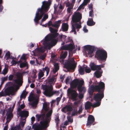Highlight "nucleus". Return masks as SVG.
Returning <instances> with one entry per match:
<instances>
[{
    "label": "nucleus",
    "instance_id": "nucleus-62",
    "mask_svg": "<svg viewBox=\"0 0 130 130\" xmlns=\"http://www.w3.org/2000/svg\"><path fill=\"white\" fill-rule=\"evenodd\" d=\"M86 5H85V4L83 2V3L81 4L80 5V6H79L78 9H81L84 6Z\"/></svg>",
    "mask_w": 130,
    "mask_h": 130
},
{
    "label": "nucleus",
    "instance_id": "nucleus-45",
    "mask_svg": "<svg viewBox=\"0 0 130 130\" xmlns=\"http://www.w3.org/2000/svg\"><path fill=\"white\" fill-rule=\"evenodd\" d=\"M67 53L68 52L67 51H65L64 52V53L61 56V58L63 59L65 58L67 56Z\"/></svg>",
    "mask_w": 130,
    "mask_h": 130
},
{
    "label": "nucleus",
    "instance_id": "nucleus-37",
    "mask_svg": "<svg viewBox=\"0 0 130 130\" xmlns=\"http://www.w3.org/2000/svg\"><path fill=\"white\" fill-rule=\"evenodd\" d=\"M27 93V92H26L25 89L24 90L21 95V98H25Z\"/></svg>",
    "mask_w": 130,
    "mask_h": 130
},
{
    "label": "nucleus",
    "instance_id": "nucleus-17",
    "mask_svg": "<svg viewBox=\"0 0 130 130\" xmlns=\"http://www.w3.org/2000/svg\"><path fill=\"white\" fill-rule=\"evenodd\" d=\"M14 88L13 86H10L7 88L5 91L7 95L12 94L14 93Z\"/></svg>",
    "mask_w": 130,
    "mask_h": 130
},
{
    "label": "nucleus",
    "instance_id": "nucleus-32",
    "mask_svg": "<svg viewBox=\"0 0 130 130\" xmlns=\"http://www.w3.org/2000/svg\"><path fill=\"white\" fill-rule=\"evenodd\" d=\"M43 108L44 110L46 111H47L49 109V107H48L47 104L46 103H44L43 104Z\"/></svg>",
    "mask_w": 130,
    "mask_h": 130
},
{
    "label": "nucleus",
    "instance_id": "nucleus-26",
    "mask_svg": "<svg viewBox=\"0 0 130 130\" xmlns=\"http://www.w3.org/2000/svg\"><path fill=\"white\" fill-rule=\"evenodd\" d=\"M87 24L88 25L91 26L94 25L95 24V22L93 21L92 18H90L88 19Z\"/></svg>",
    "mask_w": 130,
    "mask_h": 130
},
{
    "label": "nucleus",
    "instance_id": "nucleus-4",
    "mask_svg": "<svg viewBox=\"0 0 130 130\" xmlns=\"http://www.w3.org/2000/svg\"><path fill=\"white\" fill-rule=\"evenodd\" d=\"M43 89L45 90L43 92V94L46 96H51L54 94H56L58 95L59 94V91H53V87L51 85L50 86L46 85H42Z\"/></svg>",
    "mask_w": 130,
    "mask_h": 130
},
{
    "label": "nucleus",
    "instance_id": "nucleus-63",
    "mask_svg": "<svg viewBox=\"0 0 130 130\" xmlns=\"http://www.w3.org/2000/svg\"><path fill=\"white\" fill-rule=\"evenodd\" d=\"M80 102V101H75L74 102L73 104L75 106H78V105L79 103Z\"/></svg>",
    "mask_w": 130,
    "mask_h": 130
},
{
    "label": "nucleus",
    "instance_id": "nucleus-1",
    "mask_svg": "<svg viewBox=\"0 0 130 130\" xmlns=\"http://www.w3.org/2000/svg\"><path fill=\"white\" fill-rule=\"evenodd\" d=\"M105 88V84L103 82H100L98 85L95 86L93 85H91L88 90V93L92 95L94 92H98V93L94 95L93 98L95 101H101L104 96Z\"/></svg>",
    "mask_w": 130,
    "mask_h": 130
},
{
    "label": "nucleus",
    "instance_id": "nucleus-20",
    "mask_svg": "<svg viewBox=\"0 0 130 130\" xmlns=\"http://www.w3.org/2000/svg\"><path fill=\"white\" fill-rule=\"evenodd\" d=\"M90 67L92 71L97 70H98L101 69L100 66L98 65H96L94 63H91L90 65Z\"/></svg>",
    "mask_w": 130,
    "mask_h": 130
},
{
    "label": "nucleus",
    "instance_id": "nucleus-30",
    "mask_svg": "<svg viewBox=\"0 0 130 130\" xmlns=\"http://www.w3.org/2000/svg\"><path fill=\"white\" fill-rule=\"evenodd\" d=\"M42 71L43 72H44L45 71H46V75H47L50 72V68L48 67V66H46L44 68H42Z\"/></svg>",
    "mask_w": 130,
    "mask_h": 130
},
{
    "label": "nucleus",
    "instance_id": "nucleus-52",
    "mask_svg": "<svg viewBox=\"0 0 130 130\" xmlns=\"http://www.w3.org/2000/svg\"><path fill=\"white\" fill-rule=\"evenodd\" d=\"M5 55L6 56V60H8L9 58H10V54L9 52H7L6 53Z\"/></svg>",
    "mask_w": 130,
    "mask_h": 130
},
{
    "label": "nucleus",
    "instance_id": "nucleus-36",
    "mask_svg": "<svg viewBox=\"0 0 130 130\" xmlns=\"http://www.w3.org/2000/svg\"><path fill=\"white\" fill-rule=\"evenodd\" d=\"M97 102L94 104L92 106L93 107H97L99 106L101 104V101H96Z\"/></svg>",
    "mask_w": 130,
    "mask_h": 130
},
{
    "label": "nucleus",
    "instance_id": "nucleus-5",
    "mask_svg": "<svg viewBox=\"0 0 130 130\" xmlns=\"http://www.w3.org/2000/svg\"><path fill=\"white\" fill-rule=\"evenodd\" d=\"M95 57L99 60L105 61L107 57V53L104 50H98L96 52Z\"/></svg>",
    "mask_w": 130,
    "mask_h": 130
},
{
    "label": "nucleus",
    "instance_id": "nucleus-6",
    "mask_svg": "<svg viewBox=\"0 0 130 130\" xmlns=\"http://www.w3.org/2000/svg\"><path fill=\"white\" fill-rule=\"evenodd\" d=\"M82 18V14L79 12H75L72 18L71 23L79 22L81 24V20Z\"/></svg>",
    "mask_w": 130,
    "mask_h": 130
},
{
    "label": "nucleus",
    "instance_id": "nucleus-44",
    "mask_svg": "<svg viewBox=\"0 0 130 130\" xmlns=\"http://www.w3.org/2000/svg\"><path fill=\"white\" fill-rule=\"evenodd\" d=\"M46 55L45 54H44L43 55L41 56L40 57L38 58V59H41L44 60L45 58L46 57Z\"/></svg>",
    "mask_w": 130,
    "mask_h": 130
},
{
    "label": "nucleus",
    "instance_id": "nucleus-46",
    "mask_svg": "<svg viewBox=\"0 0 130 130\" xmlns=\"http://www.w3.org/2000/svg\"><path fill=\"white\" fill-rule=\"evenodd\" d=\"M25 121H26V120H24L23 121L21 120V122H20V123L19 124H20V127L21 126L23 128L24 125L25 124Z\"/></svg>",
    "mask_w": 130,
    "mask_h": 130
},
{
    "label": "nucleus",
    "instance_id": "nucleus-13",
    "mask_svg": "<svg viewBox=\"0 0 130 130\" xmlns=\"http://www.w3.org/2000/svg\"><path fill=\"white\" fill-rule=\"evenodd\" d=\"M84 48L86 50L88 54H89L93 53L94 49V46L89 45L85 46H84Z\"/></svg>",
    "mask_w": 130,
    "mask_h": 130
},
{
    "label": "nucleus",
    "instance_id": "nucleus-3",
    "mask_svg": "<svg viewBox=\"0 0 130 130\" xmlns=\"http://www.w3.org/2000/svg\"><path fill=\"white\" fill-rule=\"evenodd\" d=\"M67 93L70 96V98L73 101H77L79 98L82 99L84 97L83 94H80L78 95L76 90L70 88L68 89Z\"/></svg>",
    "mask_w": 130,
    "mask_h": 130
},
{
    "label": "nucleus",
    "instance_id": "nucleus-19",
    "mask_svg": "<svg viewBox=\"0 0 130 130\" xmlns=\"http://www.w3.org/2000/svg\"><path fill=\"white\" fill-rule=\"evenodd\" d=\"M83 83L82 84H80V85H79V86L77 87V89L78 91L80 93H82V92L85 93L86 91V88L82 86L84 83V81Z\"/></svg>",
    "mask_w": 130,
    "mask_h": 130
},
{
    "label": "nucleus",
    "instance_id": "nucleus-15",
    "mask_svg": "<svg viewBox=\"0 0 130 130\" xmlns=\"http://www.w3.org/2000/svg\"><path fill=\"white\" fill-rule=\"evenodd\" d=\"M51 36H47L45 38V39L43 42V44L45 47H47V46L50 45V41L52 40Z\"/></svg>",
    "mask_w": 130,
    "mask_h": 130
},
{
    "label": "nucleus",
    "instance_id": "nucleus-35",
    "mask_svg": "<svg viewBox=\"0 0 130 130\" xmlns=\"http://www.w3.org/2000/svg\"><path fill=\"white\" fill-rule=\"evenodd\" d=\"M49 29L51 32L53 33L57 32L58 31V29L56 28L54 29L52 27H50L49 28Z\"/></svg>",
    "mask_w": 130,
    "mask_h": 130
},
{
    "label": "nucleus",
    "instance_id": "nucleus-59",
    "mask_svg": "<svg viewBox=\"0 0 130 130\" xmlns=\"http://www.w3.org/2000/svg\"><path fill=\"white\" fill-rule=\"evenodd\" d=\"M93 9H91L89 12V15L90 17H93L94 16V15L93 14Z\"/></svg>",
    "mask_w": 130,
    "mask_h": 130
},
{
    "label": "nucleus",
    "instance_id": "nucleus-42",
    "mask_svg": "<svg viewBox=\"0 0 130 130\" xmlns=\"http://www.w3.org/2000/svg\"><path fill=\"white\" fill-rule=\"evenodd\" d=\"M48 15L47 14H44L43 17L41 20V22L45 21L48 18Z\"/></svg>",
    "mask_w": 130,
    "mask_h": 130
},
{
    "label": "nucleus",
    "instance_id": "nucleus-53",
    "mask_svg": "<svg viewBox=\"0 0 130 130\" xmlns=\"http://www.w3.org/2000/svg\"><path fill=\"white\" fill-rule=\"evenodd\" d=\"M71 117L70 116H67V118L68 121L70 122H73V119H71Z\"/></svg>",
    "mask_w": 130,
    "mask_h": 130
},
{
    "label": "nucleus",
    "instance_id": "nucleus-58",
    "mask_svg": "<svg viewBox=\"0 0 130 130\" xmlns=\"http://www.w3.org/2000/svg\"><path fill=\"white\" fill-rule=\"evenodd\" d=\"M6 95H7L6 93H4L3 91H2L0 92V96H5Z\"/></svg>",
    "mask_w": 130,
    "mask_h": 130
},
{
    "label": "nucleus",
    "instance_id": "nucleus-22",
    "mask_svg": "<svg viewBox=\"0 0 130 130\" xmlns=\"http://www.w3.org/2000/svg\"><path fill=\"white\" fill-rule=\"evenodd\" d=\"M61 28L63 32L67 31L69 29V25L67 23H63L62 25Z\"/></svg>",
    "mask_w": 130,
    "mask_h": 130
},
{
    "label": "nucleus",
    "instance_id": "nucleus-38",
    "mask_svg": "<svg viewBox=\"0 0 130 130\" xmlns=\"http://www.w3.org/2000/svg\"><path fill=\"white\" fill-rule=\"evenodd\" d=\"M79 73L80 75H83L84 74V70L83 68L80 67L79 69Z\"/></svg>",
    "mask_w": 130,
    "mask_h": 130
},
{
    "label": "nucleus",
    "instance_id": "nucleus-27",
    "mask_svg": "<svg viewBox=\"0 0 130 130\" xmlns=\"http://www.w3.org/2000/svg\"><path fill=\"white\" fill-rule=\"evenodd\" d=\"M26 67H27L26 69H28V64L26 60L24 61V62L21 63L20 64V67L21 68H23Z\"/></svg>",
    "mask_w": 130,
    "mask_h": 130
},
{
    "label": "nucleus",
    "instance_id": "nucleus-48",
    "mask_svg": "<svg viewBox=\"0 0 130 130\" xmlns=\"http://www.w3.org/2000/svg\"><path fill=\"white\" fill-rule=\"evenodd\" d=\"M91 70L88 67H85V71L86 73H90L91 72Z\"/></svg>",
    "mask_w": 130,
    "mask_h": 130
},
{
    "label": "nucleus",
    "instance_id": "nucleus-51",
    "mask_svg": "<svg viewBox=\"0 0 130 130\" xmlns=\"http://www.w3.org/2000/svg\"><path fill=\"white\" fill-rule=\"evenodd\" d=\"M77 110H73L72 113V117L75 116L77 114Z\"/></svg>",
    "mask_w": 130,
    "mask_h": 130
},
{
    "label": "nucleus",
    "instance_id": "nucleus-60",
    "mask_svg": "<svg viewBox=\"0 0 130 130\" xmlns=\"http://www.w3.org/2000/svg\"><path fill=\"white\" fill-rule=\"evenodd\" d=\"M61 97H58L56 99L57 101V105H59V102L61 100Z\"/></svg>",
    "mask_w": 130,
    "mask_h": 130
},
{
    "label": "nucleus",
    "instance_id": "nucleus-57",
    "mask_svg": "<svg viewBox=\"0 0 130 130\" xmlns=\"http://www.w3.org/2000/svg\"><path fill=\"white\" fill-rule=\"evenodd\" d=\"M26 55L25 54H23L20 58V59L21 60H24L25 61L26 60Z\"/></svg>",
    "mask_w": 130,
    "mask_h": 130
},
{
    "label": "nucleus",
    "instance_id": "nucleus-41",
    "mask_svg": "<svg viewBox=\"0 0 130 130\" xmlns=\"http://www.w3.org/2000/svg\"><path fill=\"white\" fill-rule=\"evenodd\" d=\"M58 34H59L57 32L53 33L50 36L51 38L52 39H54V38H55Z\"/></svg>",
    "mask_w": 130,
    "mask_h": 130
},
{
    "label": "nucleus",
    "instance_id": "nucleus-2",
    "mask_svg": "<svg viewBox=\"0 0 130 130\" xmlns=\"http://www.w3.org/2000/svg\"><path fill=\"white\" fill-rule=\"evenodd\" d=\"M51 4V2L45 1L42 2L41 7L38 9L34 19V21L36 24H38L39 21L42 18L44 13L48 11Z\"/></svg>",
    "mask_w": 130,
    "mask_h": 130
},
{
    "label": "nucleus",
    "instance_id": "nucleus-21",
    "mask_svg": "<svg viewBox=\"0 0 130 130\" xmlns=\"http://www.w3.org/2000/svg\"><path fill=\"white\" fill-rule=\"evenodd\" d=\"M58 40V39H52L51 40V42L49 43L50 44V45L49 46H47V47H48V49L49 50H50L51 47L54 46L57 43Z\"/></svg>",
    "mask_w": 130,
    "mask_h": 130
},
{
    "label": "nucleus",
    "instance_id": "nucleus-11",
    "mask_svg": "<svg viewBox=\"0 0 130 130\" xmlns=\"http://www.w3.org/2000/svg\"><path fill=\"white\" fill-rule=\"evenodd\" d=\"M19 114L21 120L23 121L24 120H26L28 116L29 112L26 110L21 111L19 112Z\"/></svg>",
    "mask_w": 130,
    "mask_h": 130
},
{
    "label": "nucleus",
    "instance_id": "nucleus-28",
    "mask_svg": "<svg viewBox=\"0 0 130 130\" xmlns=\"http://www.w3.org/2000/svg\"><path fill=\"white\" fill-rule=\"evenodd\" d=\"M92 104L89 101L87 102L85 105V109L86 110L89 109L91 106H92Z\"/></svg>",
    "mask_w": 130,
    "mask_h": 130
},
{
    "label": "nucleus",
    "instance_id": "nucleus-43",
    "mask_svg": "<svg viewBox=\"0 0 130 130\" xmlns=\"http://www.w3.org/2000/svg\"><path fill=\"white\" fill-rule=\"evenodd\" d=\"M13 117V115L12 113H9L7 115L6 119H9L10 120H11V118L12 117Z\"/></svg>",
    "mask_w": 130,
    "mask_h": 130
},
{
    "label": "nucleus",
    "instance_id": "nucleus-50",
    "mask_svg": "<svg viewBox=\"0 0 130 130\" xmlns=\"http://www.w3.org/2000/svg\"><path fill=\"white\" fill-rule=\"evenodd\" d=\"M36 51L40 52H43V49L41 47L37 48L35 50V51Z\"/></svg>",
    "mask_w": 130,
    "mask_h": 130
},
{
    "label": "nucleus",
    "instance_id": "nucleus-39",
    "mask_svg": "<svg viewBox=\"0 0 130 130\" xmlns=\"http://www.w3.org/2000/svg\"><path fill=\"white\" fill-rule=\"evenodd\" d=\"M72 23V30L71 31L72 32H74V34H76V28L75 27V26L74 25V23Z\"/></svg>",
    "mask_w": 130,
    "mask_h": 130
},
{
    "label": "nucleus",
    "instance_id": "nucleus-55",
    "mask_svg": "<svg viewBox=\"0 0 130 130\" xmlns=\"http://www.w3.org/2000/svg\"><path fill=\"white\" fill-rule=\"evenodd\" d=\"M7 76H6V77H2V84H3L4 82L7 80Z\"/></svg>",
    "mask_w": 130,
    "mask_h": 130
},
{
    "label": "nucleus",
    "instance_id": "nucleus-56",
    "mask_svg": "<svg viewBox=\"0 0 130 130\" xmlns=\"http://www.w3.org/2000/svg\"><path fill=\"white\" fill-rule=\"evenodd\" d=\"M55 121L56 123V125H58L59 123V117L58 116L55 119Z\"/></svg>",
    "mask_w": 130,
    "mask_h": 130
},
{
    "label": "nucleus",
    "instance_id": "nucleus-54",
    "mask_svg": "<svg viewBox=\"0 0 130 130\" xmlns=\"http://www.w3.org/2000/svg\"><path fill=\"white\" fill-rule=\"evenodd\" d=\"M61 50H68L67 44L62 46L61 48Z\"/></svg>",
    "mask_w": 130,
    "mask_h": 130
},
{
    "label": "nucleus",
    "instance_id": "nucleus-33",
    "mask_svg": "<svg viewBox=\"0 0 130 130\" xmlns=\"http://www.w3.org/2000/svg\"><path fill=\"white\" fill-rule=\"evenodd\" d=\"M68 50H69L70 51H72L74 49V47L73 45L72 44H67Z\"/></svg>",
    "mask_w": 130,
    "mask_h": 130
},
{
    "label": "nucleus",
    "instance_id": "nucleus-8",
    "mask_svg": "<svg viewBox=\"0 0 130 130\" xmlns=\"http://www.w3.org/2000/svg\"><path fill=\"white\" fill-rule=\"evenodd\" d=\"M84 81L83 80H79L77 78L74 79L71 83L70 84V88H69L73 89L76 88L80 84H82Z\"/></svg>",
    "mask_w": 130,
    "mask_h": 130
},
{
    "label": "nucleus",
    "instance_id": "nucleus-16",
    "mask_svg": "<svg viewBox=\"0 0 130 130\" xmlns=\"http://www.w3.org/2000/svg\"><path fill=\"white\" fill-rule=\"evenodd\" d=\"M94 121L95 118L94 116L92 115H89L88 118L87 126H90L94 123Z\"/></svg>",
    "mask_w": 130,
    "mask_h": 130
},
{
    "label": "nucleus",
    "instance_id": "nucleus-29",
    "mask_svg": "<svg viewBox=\"0 0 130 130\" xmlns=\"http://www.w3.org/2000/svg\"><path fill=\"white\" fill-rule=\"evenodd\" d=\"M54 68L53 70V73L55 74L59 70V66L58 63H55L54 65Z\"/></svg>",
    "mask_w": 130,
    "mask_h": 130
},
{
    "label": "nucleus",
    "instance_id": "nucleus-40",
    "mask_svg": "<svg viewBox=\"0 0 130 130\" xmlns=\"http://www.w3.org/2000/svg\"><path fill=\"white\" fill-rule=\"evenodd\" d=\"M8 68H6L5 67L3 70L2 72L1 73V74L5 75L8 72Z\"/></svg>",
    "mask_w": 130,
    "mask_h": 130
},
{
    "label": "nucleus",
    "instance_id": "nucleus-12",
    "mask_svg": "<svg viewBox=\"0 0 130 130\" xmlns=\"http://www.w3.org/2000/svg\"><path fill=\"white\" fill-rule=\"evenodd\" d=\"M40 125H37L36 124H33L32 126V128L34 130H42L43 129L47 127V126L45 125L42 121H40Z\"/></svg>",
    "mask_w": 130,
    "mask_h": 130
},
{
    "label": "nucleus",
    "instance_id": "nucleus-25",
    "mask_svg": "<svg viewBox=\"0 0 130 130\" xmlns=\"http://www.w3.org/2000/svg\"><path fill=\"white\" fill-rule=\"evenodd\" d=\"M45 116V114L43 113L41 114H37L36 115V117L37 121H39L40 119L43 120L44 119Z\"/></svg>",
    "mask_w": 130,
    "mask_h": 130
},
{
    "label": "nucleus",
    "instance_id": "nucleus-23",
    "mask_svg": "<svg viewBox=\"0 0 130 130\" xmlns=\"http://www.w3.org/2000/svg\"><path fill=\"white\" fill-rule=\"evenodd\" d=\"M102 73V70H98L94 73L95 76L98 78H100L101 76Z\"/></svg>",
    "mask_w": 130,
    "mask_h": 130
},
{
    "label": "nucleus",
    "instance_id": "nucleus-10",
    "mask_svg": "<svg viewBox=\"0 0 130 130\" xmlns=\"http://www.w3.org/2000/svg\"><path fill=\"white\" fill-rule=\"evenodd\" d=\"M39 98L38 97H35L31 95L29 97L28 100L30 102L33 101L31 103L32 107H36L39 102Z\"/></svg>",
    "mask_w": 130,
    "mask_h": 130
},
{
    "label": "nucleus",
    "instance_id": "nucleus-61",
    "mask_svg": "<svg viewBox=\"0 0 130 130\" xmlns=\"http://www.w3.org/2000/svg\"><path fill=\"white\" fill-rule=\"evenodd\" d=\"M14 78V76L12 75H10L8 77V79L9 80L11 81L13 80Z\"/></svg>",
    "mask_w": 130,
    "mask_h": 130
},
{
    "label": "nucleus",
    "instance_id": "nucleus-18",
    "mask_svg": "<svg viewBox=\"0 0 130 130\" xmlns=\"http://www.w3.org/2000/svg\"><path fill=\"white\" fill-rule=\"evenodd\" d=\"M66 109L67 111L69 112H71L73 110V108L70 105H67L63 107L61 109V111L64 113H66V111H65V109Z\"/></svg>",
    "mask_w": 130,
    "mask_h": 130
},
{
    "label": "nucleus",
    "instance_id": "nucleus-47",
    "mask_svg": "<svg viewBox=\"0 0 130 130\" xmlns=\"http://www.w3.org/2000/svg\"><path fill=\"white\" fill-rule=\"evenodd\" d=\"M55 78L54 77H52L51 78L48 79V82L50 84H51L54 80Z\"/></svg>",
    "mask_w": 130,
    "mask_h": 130
},
{
    "label": "nucleus",
    "instance_id": "nucleus-49",
    "mask_svg": "<svg viewBox=\"0 0 130 130\" xmlns=\"http://www.w3.org/2000/svg\"><path fill=\"white\" fill-rule=\"evenodd\" d=\"M80 24L76 23H74V25L75 26L77 29H79L81 27V24L80 23Z\"/></svg>",
    "mask_w": 130,
    "mask_h": 130
},
{
    "label": "nucleus",
    "instance_id": "nucleus-34",
    "mask_svg": "<svg viewBox=\"0 0 130 130\" xmlns=\"http://www.w3.org/2000/svg\"><path fill=\"white\" fill-rule=\"evenodd\" d=\"M44 75V72L42 70H40V72L38 74V78L39 79H41Z\"/></svg>",
    "mask_w": 130,
    "mask_h": 130
},
{
    "label": "nucleus",
    "instance_id": "nucleus-7",
    "mask_svg": "<svg viewBox=\"0 0 130 130\" xmlns=\"http://www.w3.org/2000/svg\"><path fill=\"white\" fill-rule=\"evenodd\" d=\"M74 61V59L73 58L68 61L64 64V68L67 70H74L76 67V65L73 63Z\"/></svg>",
    "mask_w": 130,
    "mask_h": 130
},
{
    "label": "nucleus",
    "instance_id": "nucleus-24",
    "mask_svg": "<svg viewBox=\"0 0 130 130\" xmlns=\"http://www.w3.org/2000/svg\"><path fill=\"white\" fill-rule=\"evenodd\" d=\"M61 23V20L56 21L55 22L54 24L52 25V27H55V28L58 29L60 26V24Z\"/></svg>",
    "mask_w": 130,
    "mask_h": 130
},
{
    "label": "nucleus",
    "instance_id": "nucleus-14",
    "mask_svg": "<svg viewBox=\"0 0 130 130\" xmlns=\"http://www.w3.org/2000/svg\"><path fill=\"white\" fill-rule=\"evenodd\" d=\"M22 76L21 74L17 76V79L14 80L15 82L18 85L21 86L23 83Z\"/></svg>",
    "mask_w": 130,
    "mask_h": 130
},
{
    "label": "nucleus",
    "instance_id": "nucleus-64",
    "mask_svg": "<svg viewBox=\"0 0 130 130\" xmlns=\"http://www.w3.org/2000/svg\"><path fill=\"white\" fill-rule=\"evenodd\" d=\"M31 124L34 123V122L35 120V118L34 117H32L31 118Z\"/></svg>",
    "mask_w": 130,
    "mask_h": 130
},
{
    "label": "nucleus",
    "instance_id": "nucleus-9",
    "mask_svg": "<svg viewBox=\"0 0 130 130\" xmlns=\"http://www.w3.org/2000/svg\"><path fill=\"white\" fill-rule=\"evenodd\" d=\"M53 112L52 109L50 110L46 114L45 118V120L43 121H42V122L45 126L47 125L49 123L51 120V116ZM48 126H47V127Z\"/></svg>",
    "mask_w": 130,
    "mask_h": 130
},
{
    "label": "nucleus",
    "instance_id": "nucleus-31",
    "mask_svg": "<svg viewBox=\"0 0 130 130\" xmlns=\"http://www.w3.org/2000/svg\"><path fill=\"white\" fill-rule=\"evenodd\" d=\"M22 130L20 127V124L11 127V130Z\"/></svg>",
    "mask_w": 130,
    "mask_h": 130
}]
</instances>
